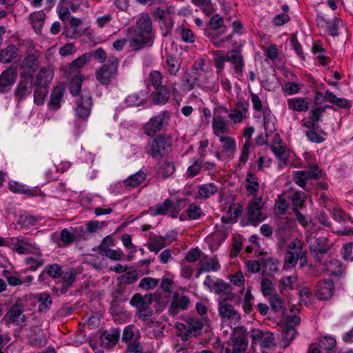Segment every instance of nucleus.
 Here are the masks:
<instances>
[{
	"label": "nucleus",
	"mask_w": 353,
	"mask_h": 353,
	"mask_svg": "<svg viewBox=\"0 0 353 353\" xmlns=\"http://www.w3.org/2000/svg\"><path fill=\"white\" fill-rule=\"evenodd\" d=\"M285 145L275 146L271 145L270 148L279 160L278 168L282 169L288 163V157L285 156Z\"/></svg>",
	"instance_id": "f704fd0d"
},
{
	"label": "nucleus",
	"mask_w": 353,
	"mask_h": 353,
	"mask_svg": "<svg viewBox=\"0 0 353 353\" xmlns=\"http://www.w3.org/2000/svg\"><path fill=\"white\" fill-rule=\"evenodd\" d=\"M120 338L119 329H114L111 332L103 331L100 335V339L103 345L107 348L113 347L119 341Z\"/></svg>",
	"instance_id": "393cba45"
},
{
	"label": "nucleus",
	"mask_w": 353,
	"mask_h": 353,
	"mask_svg": "<svg viewBox=\"0 0 353 353\" xmlns=\"http://www.w3.org/2000/svg\"><path fill=\"white\" fill-rule=\"evenodd\" d=\"M332 217L334 220L340 222L352 221L350 215L347 214L343 210L340 208H335L332 212Z\"/></svg>",
	"instance_id": "0e129e2a"
},
{
	"label": "nucleus",
	"mask_w": 353,
	"mask_h": 353,
	"mask_svg": "<svg viewBox=\"0 0 353 353\" xmlns=\"http://www.w3.org/2000/svg\"><path fill=\"white\" fill-rule=\"evenodd\" d=\"M166 238H169V236L157 235L154 233H150L149 235V241L145 245V246H146L150 252L157 254L166 246L165 242Z\"/></svg>",
	"instance_id": "4be33fe9"
},
{
	"label": "nucleus",
	"mask_w": 353,
	"mask_h": 353,
	"mask_svg": "<svg viewBox=\"0 0 353 353\" xmlns=\"http://www.w3.org/2000/svg\"><path fill=\"white\" fill-rule=\"evenodd\" d=\"M152 16L154 20L159 21L160 28L163 31V36L165 37L170 35L174 24L172 16L166 14L164 10L159 7L153 10Z\"/></svg>",
	"instance_id": "1a4fd4ad"
},
{
	"label": "nucleus",
	"mask_w": 353,
	"mask_h": 353,
	"mask_svg": "<svg viewBox=\"0 0 353 353\" xmlns=\"http://www.w3.org/2000/svg\"><path fill=\"white\" fill-rule=\"evenodd\" d=\"M231 339L234 345L243 347V350L247 349L248 345V332L243 326H238L234 329Z\"/></svg>",
	"instance_id": "5701e85b"
},
{
	"label": "nucleus",
	"mask_w": 353,
	"mask_h": 353,
	"mask_svg": "<svg viewBox=\"0 0 353 353\" xmlns=\"http://www.w3.org/2000/svg\"><path fill=\"white\" fill-rule=\"evenodd\" d=\"M203 325V322L199 319H190L188 321V329L192 331L194 336L200 335Z\"/></svg>",
	"instance_id": "13d9d810"
},
{
	"label": "nucleus",
	"mask_w": 353,
	"mask_h": 353,
	"mask_svg": "<svg viewBox=\"0 0 353 353\" xmlns=\"http://www.w3.org/2000/svg\"><path fill=\"white\" fill-rule=\"evenodd\" d=\"M137 28L130 27L128 32L133 33L130 39L131 46L137 49L145 46H152L154 41L152 34V23L148 14H142L137 20Z\"/></svg>",
	"instance_id": "f257e3e1"
},
{
	"label": "nucleus",
	"mask_w": 353,
	"mask_h": 353,
	"mask_svg": "<svg viewBox=\"0 0 353 353\" xmlns=\"http://www.w3.org/2000/svg\"><path fill=\"white\" fill-rule=\"evenodd\" d=\"M213 132L216 137L221 136L227 132V127L223 118L221 116L214 117L212 121Z\"/></svg>",
	"instance_id": "8fccbe9b"
},
{
	"label": "nucleus",
	"mask_w": 353,
	"mask_h": 353,
	"mask_svg": "<svg viewBox=\"0 0 353 353\" xmlns=\"http://www.w3.org/2000/svg\"><path fill=\"white\" fill-rule=\"evenodd\" d=\"M336 345V339L331 336H324L320 339L319 343V347L325 350H333Z\"/></svg>",
	"instance_id": "e2e57ef3"
},
{
	"label": "nucleus",
	"mask_w": 353,
	"mask_h": 353,
	"mask_svg": "<svg viewBox=\"0 0 353 353\" xmlns=\"http://www.w3.org/2000/svg\"><path fill=\"white\" fill-rule=\"evenodd\" d=\"M23 303L21 300H18L8 310L5 317L8 319L10 323H12L13 321L17 322L18 318L20 317L23 312Z\"/></svg>",
	"instance_id": "72a5a7b5"
},
{
	"label": "nucleus",
	"mask_w": 353,
	"mask_h": 353,
	"mask_svg": "<svg viewBox=\"0 0 353 353\" xmlns=\"http://www.w3.org/2000/svg\"><path fill=\"white\" fill-rule=\"evenodd\" d=\"M245 188L251 194H255L259 191V183L257 176L252 172H248L245 178Z\"/></svg>",
	"instance_id": "c03bdc74"
},
{
	"label": "nucleus",
	"mask_w": 353,
	"mask_h": 353,
	"mask_svg": "<svg viewBox=\"0 0 353 353\" xmlns=\"http://www.w3.org/2000/svg\"><path fill=\"white\" fill-rule=\"evenodd\" d=\"M19 48L13 45H8L4 49L0 50V62L3 63H10L16 58Z\"/></svg>",
	"instance_id": "7c9ffc66"
},
{
	"label": "nucleus",
	"mask_w": 353,
	"mask_h": 353,
	"mask_svg": "<svg viewBox=\"0 0 353 353\" xmlns=\"http://www.w3.org/2000/svg\"><path fill=\"white\" fill-rule=\"evenodd\" d=\"M61 281V285L58 288H54V290L60 292L61 294H66L69 289L72 286L76 281L77 272L74 269H70L69 271L63 273Z\"/></svg>",
	"instance_id": "aec40b11"
},
{
	"label": "nucleus",
	"mask_w": 353,
	"mask_h": 353,
	"mask_svg": "<svg viewBox=\"0 0 353 353\" xmlns=\"http://www.w3.org/2000/svg\"><path fill=\"white\" fill-rule=\"evenodd\" d=\"M192 3L202 9L207 16L212 14V0H192Z\"/></svg>",
	"instance_id": "680f3d73"
},
{
	"label": "nucleus",
	"mask_w": 353,
	"mask_h": 353,
	"mask_svg": "<svg viewBox=\"0 0 353 353\" xmlns=\"http://www.w3.org/2000/svg\"><path fill=\"white\" fill-rule=\"evenodd\" d=\"M264 205L265 203L261 196H254L249 202L247 206L248 219L253 226L258 225L265 219V216L262 214Z\"/></svg>",
	"instance_id": "423d86ee"
},
{
	"label": "nucleus",
	"mask_w": 353,
	"mask_h": 353,
	"mask_svg": "<svg viewBox=\"0 0 353 353\" xmlns=\"http://www.w3.org/2000/svg\"><path fill=\"white\" fill-rule=\"evenodd\" d=\"M17 77V68L15 65H10L0 74V93H7L16 81Z\"/></svg>",
	"instance_id": "ddd939ff"
},
{
	"label": "nucleus",
	"mask_w": 353,
	"mask_h": 353,
	"mask_svg": "<svg viewBox=\"0 0 353 353\" xmlns=\"http://www.w3.org/2000/svg\"><path fill=\"white\" fill-rule=\"evenodd\" d=\"M170 97V90L166 86H162L155 91L152 92L150 94V99L154 105H162L165 104Z\"/></svg>",
	"instance_id": "412c9836"
},
{
	"label": "nucleus",
	"mask_w": 353,
	"mask_h": 353,
	"mask_svg": "<svg viewBox=\"0 0 353 353\" xmlns=\"http://www.w3.org/2000/svg\"><path fill=\"white\" fill-rule=\"evenodd\" d=\"M334 292V283L331 279L319 281L316 284V296L319 300L329 299Z\"/></svg>",
	"instance_id": "2eb2a0df"
},
{
	"label": "nucleus",
	"mask_w": 353,
	"mask_h": 353,
	"mask_svg": "<svg viewBox=\"0 0 353 353\" xmlns=\"http://www.w3.org/2000/svg\"><path fill=\"white\" fill-rule=\"evenodd\" d=\"M86 54L89 56L90 61L92 58H94L99 63H103L107 59V53L102 48H99L95 50L86 52Z\"/></svg>",
	"instance_id": "4d7b16f0"
},
{
	"label": "nucleus",
	"mask_w": 353,
	"mask_h": 353,
	"mask_svg": "<svg viewBox=\"0 0 353 353\" xmlns=\"http://www.w3.org/2000/svg\"><path fill=\"white\" fill-rule=\"evenodd\" d=\"M44 274H47L50 277L56 279L60 278L63 274V272L62 267L60 265L57 263H53L51 265H48L45 267V269L39 276V281L43 280Z\"/></svg>",
	"instance_id": "473e14b6"
},
{
	"label": "nucleus",
	"mask_w": 353,
	"mask_h": 353,
	"mask_svg": "<svg viewBox=\"0 0 353 353\" xmlns=\"http://www.w3.org/2000/svg\"><path fill=\"white\" fill-rule=\"evenodd\" d=\"M146 178V174L139 170L137 173L130 175L123 181V184L125 188H135L140 185Z\"/></svg>",
	"instance_id": "c85d7f7f"
},
{
	"label": "nucleus",
	"mask_w": 353,
	"mask_h": 353,
	"mask_svg": "<svg viewBox=\"0 0 353 353\" xmlns=\"http://www.w3.org/2000/svg\"><path fill=\"white\" fill-rule=\"evenodd\" d=\"M199 266H201V270L205 272H209L210 271L216 272L221 268L218 259L216 256L208 260L201 261L199 263Z\"/></svg>",
	"instance_id": "a18cd8bd"
},
{
	"label": "nucleus",
	"mask_w": 353,
	"mask_h": 353,
	"mask_svg": "<svg viewBox=\"0 0 353 353\" xmlns=\"http://www.w3.org/2000/svg\"><path fill=\"white\" fill-rule=\"evenodd\" d=\"M290 39L292 48L295 51L296 54L300 57L301 60L305 61V57L302 48V46L298 41L296 34H292Z\"/></svg>",
	"instance_id": "5fc2aeb1"
},
{
	"label": "nucleus",
	"mask_w": 353,
	"mask_h": 353,
	"mask_svg": "<svg viewBox=\"0 0 353 353\" xmlns=\"http://www.w3.org/2000/svg\"><path fill=\"white\" fill-rule=\"evenodd\" d=\"M90 62L89 56L87 55L86 52L79 57L73 61H72L68 65L67 71L70 73L74 72L75 71L83 68L87 63Z\"/></svg>",
	"instance_id": "49530a36"
},
{
	"label": "nucleus",
	"mask_w": 353,
	"mask_h": 353,
	"mask_svg": "<svg viewBox=\"0 0 353 353\" xmlns=\"http://www.w3.org/2000/svg\"><path fill=\"white\" fill-rule=\"evenodd\" d=\"M166 68L170 75H176L181 68V62L173 54H166Z\"/></svg>",
	"instance_id": "58836bf2"
},
{
	"label": "nucleus",
	"mask_w": 353,
	"mask_h": 353,
	"mask_svg": "<svg viewBox=\"0 0 353 353\" xmlns=\"http://www.w3.org/2000/svg\"><path fill=\"white\" fill-rule=\"evenodd\" d=\"M309 178L306 170L294 171L293 173L294 182L304 190H306L305 186Z\"/></svg>",
	"instance_id": "864d4df0"
},
{
	"label": "nucleus",
	"mask_w": 353,
	"mask_h": 353,
	"mask_svg": "<svg viewBox=\"0 0 353 353\" xmlns=\"http://www.w3.org/2000/svg\"><path fill=\"white\" fill-rule=\"evenodd\" d=\"M170 113L165 110L151 117L143 125L144 133L148 137L157 135V133L164 130L169 125Z\"/></svg>",
	"instance_id": "20e7f679"
},
{
	"label": "nucleus",
	"mask_w": 353,
	"mask_h": 353,
	"mask_svg": "<svg viewBox=\"0 0 353 353\" xmlns=\"http://www.w3.org/2000/svg\"><path fill=\"white\" fill-rule=\"evenodd\" d=\"M8 188L13 193L23 194L28 196H37L40 191L37 188H28L26 185L17 181H10L8 184Z\"/></svg>",
	"instance_id": "bb28decb"
},
{
	"label": "nucleus",
	"mask_w": 353,
	"mask_h": 353,
	"mask_svg": "<svg viewBox=\"0 0 353 353\" xmlns=\"http://www.w3.org/2000/svg\"><path fill=\"white\" fill-rule=\"evenodd\" d=\"M145 94L146 92L143 91H141L139 93H133L126 97L125 103L130 107L143 105L146 103V99H144Z\"/></svg>",
	"instance_id": "ea45409f"
},
{
	"label": "nucleus",
	"mask_w": 353,
	"mask_h": 353,
	"mask_svg": "<svg viewBox=\"0 0 353 353\" xmlns=\"http://www.w3.org/2000/svg\"><path fill=\"white\" fill-rule=\"evenodd\" d=\"M300 316L296 314L286 316L283 330V337L288 341L285 347H287L296 336L298 332L295 327L300 325Z\"/></svg>",
	"instance_id": "9d476101"
},
{
	"label": "nucleus",
	"mask_w": 353,
	"mask_h": 353,
	"mask_svg": "<svg viewBox=\"0 0 353 353\" xmlns=\"http://www.w3.org/2000/svg\"><path fill=\"white\" fill-rule=\"evenodd\" d=\"M327 95L328 102L334 104L341 108L350 109L352 106L351 101L345 98H338L332 92L330 91L329 90H327Z\"/></svg>",
	"instance_id": "e433bc0d"
},
{
	"label": "nucleus",
	"mask_w": 353,
	"mask_h": 353,
	"mask_svg": "<svg viewBox=\"0 0 353 353\" xmlns=\"http://www.w3.org/2000/svg\"><path fill=\"white\" fill-rule=\"evenodd\" d=\"M175 32L179 34L182 41L186 43H193L195 41V35L192 30L184 26H178Z\"/></svg>",
	"instance_id": "4c0bfd02"
},
{
	"label": "nucleus",
	"mask_w": 353,
	"mask_h": 353,
	"mask_svg": "<svg viewBox=\"0 0 353 353\" xmlns=\"http://www.w3.org/2000/svg\"><path fill=\"white\" fill-rule=\"evenodd\" d=\"M38 221L39 219L36 216L24 214L19 216L18 223L24 227H29L35 225Z\"/></svg>",
	"instance_id": "69168bd1"
},
{
	"label": "nucleus",
	"mask_w": 353,
	"mask_h": 353,
	"mask_svg": "<svg viewBox=\"0 0 353 353\" xmlns=\"http://www.w3.org/2000/svg\"><path fill=\"white\" fill-rule=\"evenodd\" d=\"M119 59L115 56H110L107 63L96 70L97 80L103 85H108L118 74Z\"/></svg>",
	"instance_id": "7ed1b4c3"
},
{
	"label": "nucleus",
	"mask_w": 353,
	"mask_h": 353,
	"mask_svg": "<svg viewBox=\"0 0 353 353\" xmlns=\"http://www.w3.org/2000/svg\"><path fill=\"white\" fill-rule=\"evenodd\" d=\"M93 99L88 89H83L75 102V116L78 119L86 121L91 113Z\"/></svg>",
	"instance_id": "39448f33"
},
{
	"label": "nucleus",
	"mask_w": 353,
	"mask_h": 353,
	"mask_svg": "<svg viewBox=\"0 0 353 353\" xmlns=\"http://www.w3.org/2000/svg\"><path fill=\"white\" fill-rule=\"evenodd\" d=\"M59 239L60 242L57 243L59 248L68 246L75 241L72 232L67 228H64L61 231Z\"/></svg>",
	"instance_id": "09e8293b"
},
{
	"label": "nucleus",
	"mask_w": 353,
	"mask_h": 353,
	"mask_svg": "<svg viewBox=\"0 0 353 353\" xmlns=\"http://www.w3.org/2000/svg\"><path fill=\"white\" fill-rule=\"evenodd\" d=\"M149 77L150 83L154 89H158L160 87L163 86L162 85L163 75L159 71H151Z\"/></svg>",
	"instance_id": "338daca9"
},
{
	"label": "nucleus",
	"mask_w": 353,
	"mask_h": 353,
	"mask_svg": "<svg viewBox=\"0 0 353 353\" xmlns=\"http://www.w3.org/2000/svg\"><path fill=\"white\" fill-rule=\"evenodd\" d=\"M157 168V174L163 179L170 177L176 170L175 162L165 158L158 160Z\"/></svg>",
	"instance_id": "a211bd4d"
},
{
	"label": "nucleus",
	"mask_w": 353,
	"mask_h": 353,
	"mask_svg": "<svg viewBox=\"0 0 353 353\" xmlns=\"http://www.w3.org/2000/svg\"><path fill=\"white\" fill-rule=\"evenodd\" d=\"M39 303V311L41 312H47L50 310L52 301L50 295L47 292H43L36 295Z\"/></svg>",
	"instance_id": "79ce46f5"
},
{
	"label": "nucleus",
	"mask_w": 353,
	"mask_h": 353,
	"mask_svg": "<svg viewBox=\"0 0 353 353\" xmlns=\"http://www.w3.org/2000/svg\"><path fill=\"white\" fill-rule=\"evenodd\" d=\"M214 65L216 68L217 75H220L225 67V62L227 61L226 54H224L221 50H216L213 52Z\"/></svg>",
	"instance_id": "de8ad7c7"
},
{
	"label": "nucleus",
	"mask_w": 353,
	"mask_h": 353,
	"mask_svg": "<svg viewBox=\"0 0 353 353\" xmlns=\"http://www.w3.org/2000/svg\"><path fill=\"white\" fill-rule=\"evenodd\" d=\"M84 80V76L80 73L75 74L69 82L70 93L74 96H80L82 88V82Z\"/></svg>",
	"instance_id": "c756f323"
},
{
	"label": "nucleus",
	"mask_w": 353,
	"mask_h": 353,
	"mask_svg": "<svg viewBox=\"0 0 353 353\" xmlns=\"http://www.w3.org/2000/svg\"><path fill=\"white\" fill-rule=\"evenodd\" d=\"M252 146V143H249V141H245L241 148V155L239 159V167H243L247 163L249 155L250 153V149Z\"/></svg>",
	"instance_id": "bf43d9fd"
},
{
	"label": "nucleus",
	"mask_w": 353,
	"mask_h": 353,
	"mask_svg": "<svg viewBox=\"0 0 353 353\" xmlns=\"http://www.w3.org/2000/svg\"><path fill=\"white\" fill-rule=\"evenodd\" d=\"M174 201L171 199H166L162 203H159L153 207L149 208V212L152 216L158 215H167L171 217V214H173Z\"/></svg>",
	"instance_id": "f3484780"
},
{
	"label": "nucleus",
	"mask_w": 353,
	"mask_h": 353,
	"mask_svg": "<svg viewBox=\"0 0 353 353\" xmlns=\"http://www.w3.org/2000/svg\"><path fill=\"white\" fill-rule=\"evenodd\" d=\"M309 250L315 261L321 262L322 256L330 250L328 239L323 236L314 238V241L310 243Z\"/></svg>",
	"instance_id": "f8f14e48"
},
{
	"label": "nucleus",
	"mask_w": 353,
	"mask_h": 353,
	"mask_svg": "<svg viewBox=\"0 0 353 353\" xmlns=\"http://www.w3.org/2000/svg\"><path fill=\"white\" fill-rule=\"evenodd\" d=\"M252 346L259 344L261 348H270L274 341V334L271 332H265L259 329H253L251 334Z\"/></svg>",
	"instance_id": "4468645a"
},
{
	"label": "nucleus",
	"mask_w": 353,
	"mask_h": 353,
	"mask_svg": "<svg viewBox=\"0 0 353 353\" xmlns=\"http://www.w3.org/2000/svg\"><path fill=\"white\" fill-rule=\"evenodd\" d=\"M225 58L227 61L232 65L234 72L237 76L242 77L243 75L245 61L243 54L241 52V48L228 50Z\"/></svg>",
	"instance_id": "9b49d317"
},
{
	"label": "nucleus",
	"mask_w": 353,
	"mask_h": 353,
	"mask_svg": "<svg viewBox=\"0 0 353 353\" xmlns=\"http://www.w3.org/2000/svg\"><path fill=\"white\" fill-rule=\"evenodd\" d=\"M159 283V279H154L152 277H144L140 281L139 288L148 290L156 288Z\"/></svg>",
	"instance_id": "052dcab7"
},
{
	"label": "nucleus",
	"mask_w": 353,
	"mask_h": 353,
	"mask_svg": "<svg viewBox=\"0 0 353 353\" xmlns=\"http://www.w3.org/2000/svg\"><path fill=\"white\" fill-rule=\"evenodd\" d=\"M39 67V61L37 55L34 54H28L23 59L21 65L22 72L21 78L32 79L36 71Z\"/></svg>",
	"instance_id": "6e6552de"
},
{
	"label": "nucleus",
	"mask_w": 353,
	"mask_h": 353,
	"mask_svg": "<svg viewBox=\"0 0 353 353\" xmlns=\"http://www.w3.org/2000/svg\"><path fill=\"white\" fill-rule=\"evenodd\" d=\"M65 87L60 84L54 87L50 94V100L48 103V108L52 110H57L61 107V101L63 97Z\"/></svg>",
	"instance_id": "b1692460"
},
{
	"label": "nucleus",
	"mask_w": 353,
	"mask_h": 353,
	"mask_svg": "<svg viewBox=\"0 0 353 353\" xmlns=\"http://www.w3.org/2000/svg\"><path fill=\"white\" fill-rule=\"evenodd\" d=\"M218 312L221 319L230 323L236 324L241 319L240 314L234 309V306L228 303V299H223L219 301Z\"/></svg>",
	"instance_id": "0eeeda50"
},
{
	"label": "nucleus",
	"mask_w": 353,
	"mask_h": 353,
	"mask_svg": "<svg viewBox=\"0 0 353 353\" xmlns=\"http://www.w3.org/2000/svg\"><path fill=\"white\" fill-rule=\"evenodd\" d=\"M33 85L34 83L32 79L21 78V80L19 81L14 92L15 101L18 103L31 94Z\"/></svg>",
	"instance_id": "dca6fc26"
},
{
	"label": "nucleus",
	"mask_w": 353,
	"mask_h": 353,
	"mask_svg": "<svg viewBox=\"0 0 353 353\" xmlns=\"http://www.w3.org/2000/svg\"><path fill=\"white\" fill-rule=\"evenodd\" d=\"M219 141L222 143V152L227 154V158L232 159L236 149V141L233 137L221 135Z\"/></svg>",
	"instance_id": "a878e982"
},
{
	"label": "nucleus",
	"mask_w": 353,
	"mask_h": 353,
	"mask_svg": "<svg viewBox=\"0 0 353 353\" xmlns=\"http://www.w3.org/2000/svg\"><path fill=\"white\" fill-rule=\"evenodd\" d=\"M288 104L289 108L294 111L305 112L309 109L308 102L302 97L289 99Z\"/></svg>",
	"instance_id": "c9c22d12"
},
{
	"label": "nucleus",
	"mask_w": 353,
	"mask_h": 353,
	"mask_svg": "<svg viewBox=\"0 0 353 353\" xmlns=\"http://www.w3.org/2000/svg\"><path fill=\"white\" fill-rule=\"evenodd\" d=\"M147 141L144 152L153 159H163L170 153L172 148V139L170 135L159 134Z\"/></svg>",
	"instance_id": "f03ea898"
},
{
	"label": "nucleus",
	"mask_w": 353,
	"mask_h": 353,
	"mask_svg": "<svg viewBox=\"0 0 353 353\" xmlns=\"http://www.w3.org/2000/svg\"><path fill=\"white\" fill-rule=\"evenodd\" d=\"M218 188L214 183L201 185L198 187V193L201 198L208 199L210 196L216 194Z\"/></svg>",
	"instance_id": "37998d69"
},
{
	"label": "nucleus",
	"mask_w": 353,
	"mask_h": 353,
	"mask_svg": "<svg viewBox=\"0 0 353 353\" xmlns=\"http://www.w3.org/2000/svg\"><path fill=\"white\" fill-rule=\"evenodd\" d=\"M186 213L188 220H196L205 215L201 208L195 203H192L188 205Z\"/></svg>",
	"instance_id": "3c124183"
},
{
	"label": "nucleus",
	"mask_w": 353,
	"mask_h": 353,
	"mask_svg": "<svg viewBox=\"0 0 353 353\" xmlns=\"http://www.w3.org/2000/svg\"><path fill=\"white\" fill-rule=\"evenodd\" d=\"M271 310L275 313L283 312V299L276 293L272 294L270 299Z\"/></svg>",
	"instance_id": "6e6d98bb"
},
{
	"label": "nucleus",
	"mask_w": 353,
	"mask_h": 353,
	"mask_svg": "<svg viewBox=\"0 0 353 353\" xmlns=\"http://www.w3.org/2000/svg\"><path fill=\"white\" fill-rule=\"evenodd\" d=\"M53 76L54 72L52 70L46 68H42L36 76L35 81L33 82V83L34 85L48 86V84L52 81Z\"/></svg>",
	"instance_id": "2f4dec72"
},
{
	"label": "nucleus",
	"mask_w": 353,
	"mask_h": 353,
	"mask_svg": "<svg viewBox=\"0 0 353 353\" xmlns=\"http://www.w3.org/2000/svg\"><path fill=\"white\" fill-rule=\"evenodd\" d=\"M34 87V102L37 105H43L45 99L48 93V86L42 85H33Z\"/></svg>",
	"instance_id": "a19ab883"
},
{
	"label": "nucleus",
	"mask_w": 353,
	"mask_h": 353,
	"mask_svg": "<svg viewBox=\"0 0 353 353\" xmlns=\"http://www.w3.org/2000/svg\"><path fill=\"white\" fill-rule=\"evenodd\" d=\"M190 304V299L188 296H179V293L176 292L173 296V300L169 307V313L172 315H176L179 310H186Z\"/></svg>",
	"instance_id": "6ab92c4d"
},
{
	"label": "nucleus",
	"mask_w": 353,
	"mask_h": 353,
	"mask_svg": "<svg viewBox=\"0 0 353 353\" xmlns=\"http://www.w3.org/2000/svg\"><path fill=\"white\" fill-rule=\"evenodd\" d=\"M341 254L345 261H353V242L343 244Z\"/></svg>",
	"instance_id": "774afa93"
},
{
	"label": "nucleus",
	"mask_w": 353,
	"mask_h": 353,
	"mask_svg": "<svg viewBox=\"0 0 353 353\" xmlns=\"http://www.w3.org/2000/svg\"><path fill=\"white\" fill-rule=\"evenodd\" d=\"M213 288L216 294H225L229 295L232 290V287L223 279H217L216 281L213 282Z\"/></svg>",
	"instance_id": "603ef678"
},
{
	"label": "nucleus",
	"mask_w": 353,
	"mask_h": 353,
	"mask_svg": "<svg viewBox=\"0 0 353 353\" xmlns=\"http://www.w3.org/2000/svg\"><path fill=\"white\" fill-rule=\"evenodd\" d=\"M200 76L201 73L199 72L190 70L186 72L182 80L183 85L188 91L192 90L196 85H199L198 81Z\"/></svg>",
	"instance_id": "cd10ccee"
}]
</instances>
